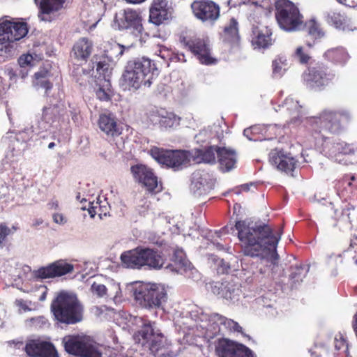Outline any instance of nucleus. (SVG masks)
<instances>
[{"mask_svg":"<svg viewBox=\"0 0 357 357\" xmlns=\"http://www.w3.org/2000/svg\"><path fill=\"white\" fill-rule=\"evenodd\" d=\"M307 273L305 266H295L291 268L290 279L293 282H299L303 280Z\"/></svg>","mask_w":357,"mask_h":357,"instance_id":"obj_38","label":"nucleus"},{"mask_svg":"<svg viewBox=\"0 0 357 357\" xmlns=\"http://www.w3.org/2000/svg\"><path fill=\"white\" fill-rule=\"evenodd\" d=\"M121 260L128 268H139L148 266L153 269H160L165 265L164 256L157 250L137 247L126 251L121 255Z\"/></svg>","mask_w":357,"mask_h":357,"instance_id":"obj_6","label":"nucleus"},{"mask_svg":"<svg viewBox=\"0 0 357 357\" xmlns=\"http://www.w3.org/2000/svg\"><path fill=\"white\" fill-rule=\"evenodd\" d=\"M25 351L29 357H56L57 351L50 342L32 340L25 346Z\"/></svg>","mask_w":357,"mask_h":357,"instance_id":"obj_22","label":"nucleus"},{"mask_svg":"<svg viewBox=\"0 0 357 357\" xmlns=\"http://www.w3.org/2000/svg\"><path fill=\"white\" fill-rule=\"evenodd\" d=\"M353 259L355 260L356 264H357V258L356 257H354Z\"/></svg>","mask_w":357,"mask_h":357,"instance_id":"obj_64","label":"nucleus"},{"mask_svg":"<svg viewBox=\"0 0 357 357\" xmlns=\"http://www.w3.org/2000/svg\"><path fill=\"white\" fill-rule=\"evenodd\" d=\"M220 38L222 43L231 49L238 48L241 45L239 25L237 20L232 17L224 26Z\"/></svg>","mask_w":357,"mask_h":357,"instance_id":"obj_23","label":"nucleus"},{"mask_svg":"<svg viewBox=\"0 0 357 357\" xmlns=\"http://www.w3.org/2000/svg\"><path fill=\"white\" fill-rule=\"evenodd\" d=\"M146 0H126V2H128L129 3H132V4L141 3H143Z\"/></svg>","mask_w":357,"mask_h":357,"instance_id":"obj_55","label":"nucleus"},{"mask_svg":"<svg viewBox=\"0 0 357 357\" xmlns=\"http://www.w3.org/2000/svg\"><path fill=\"white\" fill-rule=\"evenodd\" d=\"M96 68L100 78L101 76H102V78H106L110 74L109 64L105 59L97 61Z\"/></svg>","mask_w":357,"mask_h":357,"instance_id":"obj_44","label":"nucleus"},{"mask_svg":"<svg viewBox=\"0 0 357 357\" xmlns=\"http://www.w3.org/2000/svg\"><path fill=\"white\" fill-rule=\"evenodd\" d=\"M335 348L337 351H342L344 356L342 357L349 356V344L342 335H339V336L335 337Z\"/></svg>","mask_w":357,"mask_h":357,"instance_id":"obj_41","label":"nucleus"},{"mask_svg":"<svg viewBox=\"0 0 357 357\" xmlns=\"http://www.w3.org/2000/svg\"><path fill=\"white\" fill-rule=\"evenodd\" d=\"M255 127H250L249 128H246L243 131V134L245 136H246L249 139H252V138L250 137V134L252 132V130H255Z\"/></svg>","mask_w":357,"mask_h":357,"instance_id":"obj_53","label":"nucleus"},{"mask_svg":"<svg viewBox=\"0 0 357 357\" xmlns=\"http://www.w3.org/2000/svg\"><path fill=\"white\" fill-rule=\"evenodd\" d=\"M294 56L301 64H307L312 59L308 52L305 50L302 46L296 49Z\"/></svg>","mask_w":357,"mask_h":357,"instance_id":"obj_43","label":"nucleus"},{"mask_svg":"<svg viewBox=\"0 0 357 357\" xmlns=\"http://www.w3.org/2000/svg\"><path fill=\"white\" fill-rule=\"evenodd\" d=\"M150 155L160 165L178 171L186 166L190 162V153L183 150H171L152 147Z\"/></svg>","mask_w":357,"mask_h":357,"instance_id":"obj_8","label":"nucleus"},{"mask_svg":"<svg viewBox=\"0 0 357 357\" xmlns=\"http://www.w3.org/2000/svg\"><path fill=\"white\" fill-rule=\"evenodd\" d=\"M114 20L120 30L130 29L135 35L141 34L143 31L142 16L133 9L123 10L116 15Z\"/></svg>","mask_w":357,"mask_h":357,"instance_id":"obj_16","label":"nucleus"},{"mask_svg":"<svg viewBox=\"0 0 357 357\" xmlns=\"http://www.w3.org/2000/svg\"><path fill=\"white\" fill-rule=\"evenodd\" d=\"M136 299L146 307H159L167 298L165 287L160 284H149L135 293Z\"/></svg>","mask_w":357,"mask_h":357,"instance_id":"obj_13","label":"nucleus"},{"mask_svg":"<svg viewBox=\"0 0 357 357\" xmlns=\"http://www.w3.org/2000/svg\"><path fill=\"white\" fill-rule=\"evenodd\" d=\"M180 120V117L172 112L165 110V114H163L160 127L164 129L176 128L179 126Z\"/></svg>","mask_w":357,"mask_h":357,"instance_id":"obj_34","label":"nucleus"},{"mask_svg":"<svg viewBox=\"0 0 357 357\" xmlns=\"http://www.w3.org/2000/svg\"><path fill=\"white\" fill-rule=\"evenodd\" d=\"M281 109L283 112L288 114L293 118L298 116L301 113V106L298 102L294 100L292 98H287L281 105Z\"/></svg>","mask_w":357,"mask_h":357,"instance_id":"obj_33","label":"nucleus"},{"mask_svg":"<svg viewBox=\"0 0 357 357\" xmlns=\"http://www.w3.org/2000/svg\"><path fill=\"white\" fill-rule=\"evenodd\" d=\"M327 20L336 28H340L345 24L344 17L339 12H331L327 15Z\"/></svg>","mask_w":357,"mask_h":357,"instance_id":"obj_40","label":"nucleus"},{"mask_svg":"<svg viewBox=\"0 0 357 357\" xmlns=\"http://www.w3.org/2000/svg\"><path fill=\"white\" fill-rule=\"evenodd\" d=\"M158 70L154 61L142 57L129 61L123 73V85L129 90H137L142 87H149Z\"/></svg>","mask_w":357,"mask_h":357,"instance_id":"obj_3","label":"nucleus"},{"mask_svg":"<svg viewBox=\"0 0 357 357\" xmlns=\"http://www.w3.org/2000/svg\"><path fill=\"white\" fill-rule=\"evenodd\" d=\"M355 180H356L355 176H351L350 177V181H347V184H348V185L351 186V185H352V181H354Z\"/></svg>","mask_w":357,"mask_h":357,"instance_id":"obj_60","label":"nucleus"},{"mask_svg":"<svg viewBox=\"0 0 357 357\" xmlns=\"http://www.w3.org/2000/svg\"><path fill=\"white\" fill-rule=\"evenodd\" d=\"M65 351L75 357H101L96 342L86 335H70L62 340Z\"/></svg>","mask_w":357,"mask_h":357,"instance_id":"obj_7","label":"nucleus"},{"mask_svg":"<svg viewBox=\"0 0 357 357\" xmlns=\"http://www.w3.org/2000/svg\"><path fill=\"white\" fill-rule=\"evenodd\" d=\"M164 114H165V109L162 108H151L146 112L144 122L148 127L160 126Z\"/></svg>","mask_w":357,"mask_h":357,"instance_id":"obj_32","label":"nucleus"},{"mask_svg":"<svg viewBox=\"0 0 357 357\" xmlns=\"http://www.w3.org/2000/svg\"><path fill=\"white\" fill-rule=\"evenodd\" d=\"M107 211V207H102L98 202H96L95 205L94 203H89L88 211L91 218H94L96 215H98L102 219V216H106Z\"/></svg>","mask_w":357,"mask_h":357,"instance_id":"obj_39","label":"nucleus"},{"mask_svg":"<svg viewBox=\"0 0 357 357\" xmlns=\"http://www.w3.org/2000/svg\"><path fill=\"white\" fill-rule=\"evenodd\" d=\"M91 291L98 297H103L107 295V287L100 283L94 282L91 287Z\"/></svg>","mask_w":357,"mask_h":357,"instance_id":"obj_45","label":"nucleus"},{"mask_svg":"<svg viewBox=\"0 0 357 357\" xmlns=\"http://www.w3.org/2000/svg\"><path fill=\"white\" fill-rule=\"evenodd\" d=\"M50 311L58 324L74 325L84 318V307L77 297L66 291L59 292L52 301Z\"/></svg>","mask_w":357,"mask_h":357,"instance_id":"obj_4","label":"nucleus"},{"mask_svg":"<svg viewBox=\"0 0 357 357\" xmlns=\"http://www.w3.org/2000/svg\"><path fill=\"white\" fill-rule=\"evenodd\" d=\"M183 252L181 250H175L172 256V260L175 262L182 263Z\"/></svg>","mask_w":357,"mask_h":357,"instance_id":"obj_51","label":"nucleus"},{"mask_svg":"<svg viewBox=\"0 0 357 357\" xmlns=\"http://www.w3.org/2000/svg\"><path fill=\"white\" fill-rule=\"evenodd\" d=\"M18 229L16 226H13L12 228H9L6 224H0V247L2 248L6 241V238L9 235L12 234L14 231Z\"/></svg>","mask_w":357,"mask_h":357,"instance_id":"obj_42","label":"nucleus"},{"mask_svg":"<svg viewBox=\"0 0 357 357\" xmlns=\"http://www.w3.org/2000/svg\"><path fill=\"white\" fill-rule=\"evenodd\" d=\"M116 48L119 50V55H121L123 54V50L121 49V47L119 45H115L114 47H112V49Z\"/></svg>","mask_w":357,"mask_h":357,"instance_id":"obj_61","label":"nucleus"},{"mask_svg":"<svg viewBox=\"0 0 357 357\" xmlns=\"http://www.w3.org/2000/svg\"><path fill=\"white\" fill-rule=\"evenodd\" d=\"M304 27H307L308 33L314 38H320L324 36L319 24L314 19L304 22Z\"/></svg>","mask_w":357,"mask_h":357,"instance_id":"obj_36","label":"nucleus"},{"mask_svg":"<svg viewBox=\"0 0 357 357\" xmlns=\"http://www.w3.org/2000/svg\"><path fill=\"white\" fill-rule=\"evenodd\" d=\"M97 123L100 130L108 138L114 139L123 132V127L118 123L116 116L111 113L100 114Z\"/></svg>","mask_w":357,"mask_h":357,"instance_id":"obj_21","label":"nucleus"},{"mask_svg":"<svg viewBox=\"0 0 357 357\" xmlns=\"http://www.w3.org/2000/svg\"><path fill=\"white\" fill-rule=\"evenodd\" d=\"M275 18L279 27L287 32H295L304 28V16L298 6L290 0H276Z\"/></svg>","mask_w":357,"mask_h":357,"instance_id":"obj_5","label":"nucleus"},{"mask_svg":"<svg viewBox=\"0 0 357 357\" xmlns=\"http://www.w3.org/2000/svg\"><path fill=\"white\" fill-rule=\"evenodd\" d=\"M252 185V183H250V184H248V183L243 184V185H240L239 187H237L235 189H234L233 192L234 193L237 194V195L240 194L241 191L248 192V191L250 190V187Z\"/></svg>","mask_w":357,"mask_h":357,"instance_id":"obj_52","label":"nucleus"},{"mask_svg":"<svg viewBox=\"0 0 357 357\" xmlns=\"http://www.w3.org/2000/svg\"><path fill=\"white\" fill-rule=\"evenodd\" d=\"M352 116L346 109L326 108L316 116L307 119L309 135L317 146H324L331 137L343 132L351 123Z\"/></svg>","mask_w":357,"mask_h":357,"instance_id":"obj_2","label":"nucleus"},{"mask_svg":"<svg viewBox=\"0 0 357 357\" xmlns=\"http://www.w3.org/2000/svg\"><path fill=\"white\" fill-rule=\"evenodd\" d=\"M54 146H55V143L54 142H50L48 144V148L49 149H53Z\"/></svg>","mask_w":357,"mask_h":357,"instance_id":"obj_62","label":"nucleus"},{"mask_svg":"<svg viewBox=\"0 0 357 357\" xmlns=\"http://www.w3.org/2000/svg\"><path fill=\"white\" fill-rule=\"evenodd\" d=\"M29 31L26 22L22 20H6L0 24V43H15L24 38Z\"/></svg>","mask_w":357,"mask_h":357,"instance_id":"obj_15","label":"nucleus"},{"mask_svg":"<svg viewBox=\"0 0 357 357\" xmlns=\"http://www.w3.org/2000/svg\"><path fill=\"white\" fill-rule=\"evenodd\" d=\"M234 289H233L232 291H229V293L228 292H226L225 294H224V296L226 298H229V299H231L232 298V294L234 293Z\"/></svg>","mask_w":357,"mask_h":357,"instance_id":"obj_56","label":"nucleus"},{"mask_svg":"<svg viewBox=\"0 0 357 357\" xmlns=\"http://www.w3.org/2000/svg\"><path fill=\"white\" fill-rule=\"evenodd\" d=\"M235 228L244 255L267 259L273 264L277 263L276 249L283 233L282 228L274 233L273 229L267 224L246 220L236 221Z\"/></svg>","mask_w":357,"mask_h":357,"instance_id":"obj_1","label":"nucleus"},{"mask_svg":"<svg viewBox=\"0 0 357 357\" xmlns=\"http://www.w3.org/2000/svg\"><path fill=\"white\" fill-rule=\"evenodd\" d=\"M209 319L214 324L224 326L225 328L231 331L241 332L242 327L235 321L228 319L226 317L218 313H212L209 316Z\"/></svg>","mask_w":357,"mask_h":357,"instance_id":"obj_31","label":"nucleus"},{"mask_svg":"<svg viewBox=\"0 0 357 357\" xmlns=\"http://www.w3.org/2000/svg\"><path fill=\"white\" fill-rule=\"evenodd\" d=\"M340 152L344 155H353L357 153V146L349 144H340L338 148Z\"/></svg>","mask_w":357,"mask_h":357,"instance_id":"obj_46","label":"nucleus"},{"mask_svg":"<svg viewBox=\"0 0 357 357\" xmlns=\"http://www.w3.org/2000/svg\"><path fill=\"white\" fill-rule=\"evenodd\" d=\"M33 60V56L30 54H22L18 59V63L20 67L31 66Z\"/></svg>","mask_w":357,"mask_h":357,"instance_id":"obj_47","label":"nucleus"},{"mask_svg":"<svg viewBox=\"0 0 357 357\" xmlns=\"http://www.w3.org/2000/svg\"><path fill=\"white\" fill-rule=\"evenodd\" d=\"M73 271V264L68 263L66 260L59 259L46 266L39 268L36 271L35 275L40 279L54 278L72 273Z\"/></svg>","mask_w":357,"mask_h":357,"instance_id":"obj_18","label":"nucleus"},{"mask_svg":"<svg viewBox=\"0 0 357 357\" xmlns=\"http://www.w3.org/2000/svg\"><path fill=\"white\" fill-rule=\"evenodd\" d=\"M273 73L275 75L281 76L283 73L282 62L278 60H275L272 63Z\"/></svg>","mask_w":357,"mask_h":357,"instance_id":"obj_48","label":"nucleus"},{"mask_svg":"<svg viewBox=\"0 0 357 357\" xmlns=\"http://www.w3.org/2000/svg\"><path fill=\"white\" fill-rule=\"evenodd\" d=\"M76 82H78L80 85H84L86 82V79L84 78H76Z\"/></svg>","mask_w":357,"mask_h":357,"instance_id":"obj_57","label":"nucleus"},{"mask_svg":"<svg viewBox=\"0 0 357 357\" xmlns=\"http://www.w3.org/2000/svg\"><path fill=\"white\" fill-rule=\"evenodd\" d=\"M65 0H41L38 17L41 20L50 21V15L59 10Z\"/></svg>","mask_w":357,"mask_h":357,"instance_id":"obj_28","label":"nucleus"},{"mask_svg":"<svg viewBox=\"0 0 357 357\" xmlns=\"http://www.w3.org/2000/svg\"><path fill=\"white\" fill-rule=\"evenodd\" d=\"M172 12V2L170 0H152L149 6V20L159 26L171 17Z\"/></svg>","mask_w":357,"mask_h":357,"instance_id":"obj_19","label":"nucleus"},{"mask_svg":"<svg viewBox=\"0 0 357 357\" xmlns=\"http://www.w3.org/2000/svg\"><path fill=\"white\" fill-rule=\"evenodd\" d=\"M181 47L194 54L201 63L212 65L217 62V59L211 55V49L207 40L196 36L181 33L178 37Z\"/></svg>","mask_w":357,"mask_h":357,"instance_id":"obj_9","label":"nucleus"},{"mask_svg":"<svg viewBox=\"0 0 357 357\" xmlns=\"http://www.w3.org/2000/svg\"><path fill=\"white\" fill-rule=\"evenodd\" d=\"M269 161L278 170L291 175L298 163L297 160L291 153L278 149H273L270 152Z\"/></svg>","mask_w":357,"mask_h":357,"instance_id":"obj_20","label":"nucleus"},{"mask_svg":"<svg viewBox=\"0 0 357 357\" xmlns=\"http://www.w3.org/2000/svg\"><path fill=\"white\" fill-rule=\"evenodd\" d=\"M191 190H193L195 194L201 196L208 193L209 187L206 180L204 181L202 178H199L192 181Z\"/></svg>","mask_w":357,"mask_h":357,"instance_id":"obj_37","label":"nucleus"},{"mask_svg":"<svg viewBox=\"0 0 357 357\" xmlns=\"http://www.w3.org/2000/svg\"><path fill=\"white\" fill-rule=\"evenodd\" d=\"M95 88L96 97L101 101H109L111 100L112 90L111 82L109 79L98 77Z\"/></svg>","mask_w":357,"mask_h":357,"instance_id":"obj_30","label":"nucleus"},{"mask_svg":"<svg viewBox=\"0 0 357 357\" xmlns=\"http://www.w3.org/2000/svg\"><path fill=\"white\" fill-rule=\"evenodd\" d=\"M49 206L50 209H57L59 208V203L57 201L52 202L49 203Z\"/></svg>","mask_w":357,"mask_h":357,"instance_id":"obj_54","label":"nucleus"},{"mask_svg":"<svg viewBox=\"0 0 357 357\" xmlns=\"http://www.w3.org/2000/svg\"><path fill=\"white\" fill-rule=\"evenodd\" d=\"M323 57L335 66H344L351 56L345 47L339 46L328 49L324 53Z\"/></svg>","mask_w":357,"mask_h":357,"instance_id":"obj_25","label":"nucleus"},{"mask_svg":"<svg viewBox=\"0 0 357 357\" xmlns=\"http://www.w3.org/2000/svg\"><path fill=\"white\" fill-rule=\"evenodd\" d=\"M43 220L42 219L36 220L33 224V226L36 227L43 224Z\"/></svg>","mask_w":357,"mask_h":357,"instance_id":"obj_58","label":"nucleus"},{"mask_svg":"<svg viewBox=\"0 0 357 357\" xmlns=\"http://www.w3.org/2000/svg\"><path fill=\"white\" fill-rule=\"evenodd\" d=\"M54 222L59 225H64L67 220L62 213H54L52 215Z\"/></svg>","mask_w":357,"mask_h":357,"instance_id":"obj_50","label":"nucleus"},{"mask_svg":"<svg viewBox=\"0 0 357 357\" xmlns=\"http://www.w3.org/2000/svg\"><path fill=\"white\" fill-rule=\"evenodd\" d=\"M170 59L174 62H185L186 59L183 53L173 52L171 55Z\"/></svg>","mask_w":357,"mask_h":357,"instance_id":"obj_49","label":"nucleus"},{"mask_svg":"<svg viewBox=\"0 0 357 357\" xmlns=\"http://www.w3.org/2000/svg\"><path fill=\"white\" fill-rule=\"evenodd\" d=\"M154 325L155 322L149 320L144 322L141 329L135 334L134 339L155 356L163 347L164 336L154 330Z\"/></svg>","mask_w":357,"mask_h":357,"instance_id":"obj_11","label":"nucleus"},{"mask_svg":"<svg viewBox=\"0 0 357 357\" xmlns=\"http://www.w3.org/2000/svg\"><path fill=\"white\" fill-rule=\"evenodd\" d=\"M131 174L139 184L144 187L151 195H156L162 190V184L158 181L153 170L143 164L131 166Z\"/></svg>","mask_w":357,"mask_h":357,"instance_id":"obj_12","label":"nucleus"},{"mask_svg":"<svg viewBox=\"0 0 357 357\" xmlns=\"http://www.w3.org/2000/svg\"><path fill=\"white\" fill-rule=\"evenodd\" d=\"M217 155L220 169L222 172H229L235 167L236 163L235 151L225 147H220L217 149Z\"/></svg>","mask_w":357,"mask_h":357,"instance_id":"obj_26","label":"nucleus"},{"mask_svg":"<svg viewBox=\"0 0 357 357\" xmlns=\"http://www.w3.org/2000/svg\"><path fill=\"white\" fill-rule=\"evenodd\" d=\"M215 351L219 357H255L248 347L225 338L218 340Z\"/></svg>","mask_w":357,"mask_h":357,"instance_id":"obj_17","label":"nucleus"},{"mask_svg":"<svg viewBox=\"0 0 357 357\" xmlns=\"http://www.w3.org/2000/svg\"><path fill=\"white\" fill-rule=\"evenodd\" d=\"M51 76V72L45 68L35 73L33 77V85L35 87L45 89L46 92L51 90L53 87L52 83L50 81L49 77Z\"/></svg>","mask_w":357,"mask_h":357,"instance_id":"obj_29","label":"nucleus"},{"mask_svg":"<svg viewBox=\"0 0 357 357\" xmlns=\"http://www.w3.org/2000/svg\"><path fill=\"white\" fill-rule=\"evenodd\" d=\"M8 74H9L10 78H12L13 76H15V74L13 73V71L12 70H9Z\"/></svg>","mask_w":357,"mask_h":357,"instance_id":"obj_63","label":"nucleus"},{"mask_svg":"<svg viewBox=\"0 0 357 357\" xmlns=\"http://www.w3.org/2000/svg\"><path fill=\"white\" fill-rule=\"evenodd\" d=\"M50 109V108H44L43 112V116L44 119H47V115L48 113V111Z\"/></svg>","mask_w":357,"mask_h":357,"instance_id":"obj_59","label":"nucleus"},{"mask_svg":"<svg viewBox=\"0 0 357 357\" xmlns=\"http://www.w3.org/2000/svg\"><path fill=\"white\" fill-rule=\"evenodd\" d=\"M93 50L92 43L86 38H82L73 45V56L77 61L86 62Z\"/></svg>","mask_w":357,"mask_h":357,"instance_id":"obj_27","label":"nucleus"},{"mask_svg":"<svg viewBox=\"0 0 357 357\" xmlns=\"http://www.w3.org/2000/svg\"><path fill=\"white\" fill-rule=\"evenodd\" d=\"M335 77V73L323 63L309 66L303 74L305 84L314 89L322 90Z\"/></svg>","mask_w":357,"mask_h":357,"instance_id":"obj_10","label":"nucleus"},{"mask_svg":"<svg viewBox=\"0 0 357 357\" xmlns=\"http://www.w3.org/2000/svg\"><path fill=\"white\" fill-rule=\"evenodd\" d=\"M191 9L194 16L204 24H213L220 17V6L213 0H195Z\"/></svg>","mask_w":357,"mask_h":357,"instance_id":"obj_14","label":"nucleus"},{"mask_svg":"<svg viewBox=\"0 0 357 357\" xmlns=\"http://www.w3.org/2000/svg\"><path fill=\"white\" fill-rule=\"evenodd\" d=\"M251 43L255 48L266 49L273 44L272 31L264 25L254 26L252 30Z\"/></svg>","mask_w":357,"mask_h":357,"instance_id":"obj_24","label":"nucleus"},{"mask_svg":"<svg viewBox=\"0 0 357 357\" xmlns=\"http://www.w3.org/2000/svg\"><path fill=\"white\" fill-rule=\"evenodd\" d=\"M219 146H208L204 149L198 151V156L201 159L208 163H214L215 162V153L217 154V149Z\"/></svg>","mask_w":357,"mask_h":357,"instance_id":"obj_35","label":"nucleus"}]
</instances>
